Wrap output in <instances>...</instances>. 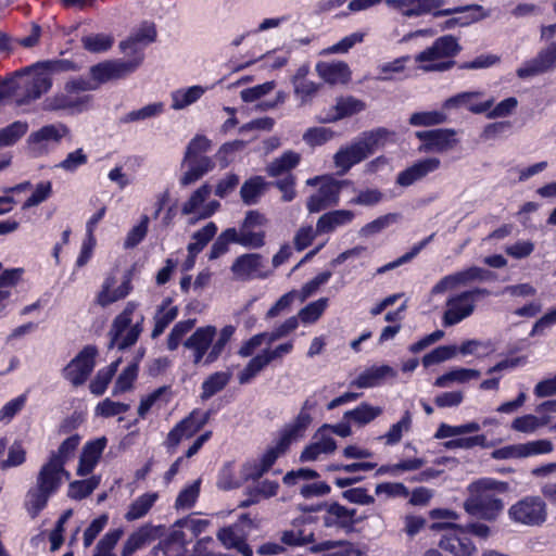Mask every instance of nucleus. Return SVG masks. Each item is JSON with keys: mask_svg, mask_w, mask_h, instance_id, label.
<instances>
[{"mask_svg": "<svg viewBox=\"0 0 556 556\" xmlns=\"http://www.w3.org/2000/svg\"><path fill=\"white\" fill-rule=\"evenodd\" d=\"M269 186L270 182L266 181L264 177L253 176L242 184L240 198L244 204L254 205L258 203Z\"/></svg>", "mask_w": 556, "mask_h": 556, "instance_id": "29", "label": "nucleus"}, {"mask_svg": "<svg viewBox=\"0 0 556 556\" xmlns=\"http://www.w3.org/2000/svg\"><path fill=\"white\" fill-rule=\"evenodd\" d=\"M508 490L509 484L507 482L492 478L479 479L468 485V496L463 507L470 516L494 521L504 508L503 501L495 494L505 493Z\"/></svg>", "mask_w": 556, "mask_h": 556, "instance_id": "2", "label": "nucleus"}, {"mask_svg": "<svg viewBox=\"0 0 556 556\" xmlns=\"http://www.w3.org/2000/svg\"><path fill=\"white\" fill-rule=\"evenodd\" d=\"M382 414V408L378 406H371L367 403H362L355 409L348 410L344 413V418L353 420L354 422L363 426L369 424L378 416Z\"/></svg>", "mask_w": 556, "mask_h": 556, "instance_id": "40", "label": "nucleus"}, {"mask_svg": "<svg viewBox=\"0 0 556 556\" xmlns=\"http://www.w3.org/2000/svg\"><path fill=\"white\" fill-rule=\"evenodd\" d=\"M312 417L307 412L301 410L295 420L286 426L281 435L288 439L289 442L302 437L307 426L311 424Z\"/></svg>", "mask_w": 556, "mask_h": 556, "instance_id": "48", "label": "nucleus"}, {"mask_svg": "<svg viewBox=\"0 0 556 556\" xmlns=\"http://www.w3.org/2000/svg\"><path fill=\"white\" fill-rule=\"evenodd\" d=\"M551 418L548 416L538 417L532 414H527L520 417H517L513 420L510 428L514 431L522 432V433H533L539 428L548 425Z\"/></svg>", "mask_w": 556, "mask_h": 556, "instance_id": "38", "label": "nucleus"}, {"mask_svg": "<svg viewBox=\"0 0 556 556\" xmlns=\"http://www.w3.org/2000/svg\"><path fill=\"white\" fill-rule=\"evenodd\" d=\"M231 374L227 371H217L208 376L202 383L201 399L206 401L222 391L230 381Z\"/></svg>", "mask_w": 556, "mask_h": 556, "instance_id": "37", "label": "nucleus"}, {"mask_svg": "<svg viewBox=\"0 0 556 556\" xmlns=\"http://www.w3.org/2000/svg\"><path fill=\"white\" fill-rule=\"evenodd\" d=\"M108 440L105 437H101L93 441L88 442L84 448L79 458V465L77 468L78 476H87L90 473L97 463L99 462L103 450L105 448Z\"/></svg>", "mask_w": 556, "mask_h": 556, "instance_id": "25", "label": "nucleus"}, {"mask_svg": "<svg viewBox=\"0 0 556 556\" xmlns=\"http://www.w3.org/2000/svg\"><path fill=\"white\" fill-rule=\"evenodd\" d=\"M138 375V366L136 364L128 365L118 376L113 388V395L122 394L132 388V383Z\"/></svg>", "mask_w": 556, "mask_h": 556, "instance_id": "59", "label": "nucleus"}, {"mask_svg": "<svg viewBox=\"0 0 556 556\" xmlns=\"http://www.w3.org/2000/svg\"><path fill=\"white\" fill-rule=\"evenodd\" d=\"M444 528L439 546L454 556H470L476 552V546L471 539L466 534L464 527L457 525H439Z\"/></svg>", "mask_w": 556, "mask_h": 556, "instance_id": "9", "label": "nucleus"}, {"mask_svg": "<svg viewBox=\"0 0 556 556\" xmlns=\"http://www.w3.org/2000/svg\"><path fill=\"white\" fill-rule=\"evenodd\" d=\"M475 311V303L471 299V292H462L451 296L446 301V311L443 315V325L445 327L454 326L463 319L469 317Z\"/></svg>", "mask_w": 556, "mask_h": 556, "instance_id": "18", "label": "nucleus"}, {"mask_svg": "<svg viewBox=\"0 0 556 556\" xmlns=\"http://www.w3.org/2000/svg\"><path fill=\"white\" fill-rule=\"evenodd\" d=\"M156 30L154 25H143L134 36L119 43L123 52L127 53L128 50L138 54L141 51V45H147L155 40Z\"/></svg>", "mask_w": 556, "mask_h": 556, "instance_id": "30", "label": "nucleus"}, {"mask_svg": "<svg viewBox=\"0 0 556 556\" xmlns=\"http://www.w3.org/2000/svg\"><path fill=\"white\" fill-rule=\"evenodd\" d=\"M27 129V123L20 121L0 129V149L15 143L26 134Z\"/></svg>", "mask_w": 556, "mask_h": 556, "instance_id": "49", "label": "nucleus"}, {"mask_svg": "<svg viewBox=\"0 0 556 556\" xmlns=\"http://www.w3.org/2000/svg\"><path fill=\"white\" fill-rule=\"evenodd\" d=\"M454 276L458 287L467 286L473 281H489L495 278L494 273L478 266H471L467 269L457 271Z\"/></svg>", "mask_w": 556, "mask_h": 556, "instance_id": "42", "label": "nucleus"}, {"mask_svg": "<svg viewBox=\"0 0 556 556\" xmlns=\"http://www.w3.org/2000/svg\"><path fill=\"white\" fill-rule=\"evenodd\" d=\"M455 354L456 346L441 345L422 357V365L425 367H430L434 364H439L454 357Z\"/></svg>", "mask_w": 556, "mask_h": 556, "instance_id": "63", "label": "nucleus"}, {"mask_svg": "<svg viewBox=\"0 0 556 556\" xmlns=\"http://www.w3.org/2000/svg\"><path fill=\"white\" fill-rule=\"evenodd\" d=\"M153 536V528L151 526H142L137 531L131 533L124 543L121 552L122 556H130L137 549L141 548L144 544L150 542Z\"/></svg>", "mask_w": 556, "mask_h": 556, "instance_id": "36", "label": "nucleus"}, {"mask_svg": "<svg viewBox=\"0 0 556 556\" xmlns=\"http://www.w3.org/2000/svg\"><path fill=\"white\" fill-rule=\"evenodd\" d=\"M336 546L338 547L336 551L330 552L324 556H364L358 548L354 547L351 543L346 542L325 541L319 543L313 549L316 552L328 551Z\"/></svg>", "mask_w": 556, "mask_h": 556, "instance_id": "47", "label": "nucleus"}, {"mask_svg": "<svg viewBox=\"0 0 556 556\" xmlns=\"http://www.w3.org/2000/svg\"><path fill=\"white\" fill-rule=\"evenodd\" d=\"M440 165L441 161L438 157L419 160L397 175L396 184L402 187H409L428 174L435 172Z\"/></svg>", "mask_w": 556, "mask_h": 556, "instance_id": "21", "label": "nucleus"}, {"mask_svg": "<svg viewBox=\"0 0 556 556\" xmlns=\"http://www.w3.org/2000/svg\"><path fill=\"white\" fill-rule=\"evenodd\" d=\"M483 96L481 91H468L460 92L454 97L448 98L444 108L446 109H458V108H467L470 112L475 114H481L489 111L493 104L494 99L491 98L483 102H478V100Z\"/></svg>", "mask_w": 556, "mask_h": 556, "instance_id": "22", "label": "nucleus"}, {"mask_svg": "<svg viewBox=\"0 0 556 556\" xmlns=\"http://www.w3.org/2000/svg\"><path fill=\"white\" fill-rule=\"evenodd\" d=\"M98 351L92 345L85 346L78 355L64 368V377L74 386L85 383L94 368V358Z\"/></svg>", "mask_w": 556, "mask_h": 556, "instance_id": "12", "label": "nucleus"}, {"mask_svg": "<svg viewBox=\"0 0 556 556\" xmlns=\"http://www.w3.org/2000/svg\"><path fill=\"white\" fill-rule=\"evenodd\" d=\"M291 442L288 441L285 437L280 435V439L276 443L275 446L269 447L265 454L260 459V465L268 471L270 467L275 464L276 459L285 454L289 448Z\"/></svg>", "mask_w": 556, "mask_h": 556, "instance_id": "57", "label": "nucleus"}, {"mask_svg": "<svg viewBox=\"0 0 556 556\" xmlns=\"http://www.w3.org/2000/svg\"><path fill=\"white\" fill-rule=\"evenodd\" d=\"M159 498L156 492H148L137 497L128 506V509L124 516L127 521H135L143 518L154 506Z\"/></svg>", "mask_w": 556, "mask_h": 556, "instance_id": "31", "label": "nucleus"}, {"mask_svg": "<svg viewBox=\"0 0 556 556\" xmlns=\"http://www.w3.org/2000/svg\"><path fill=\"white\" fill-rule=\"evenodd\" d=\"M235 332V327L232 326H225L218 336V339L213 342L212 349L207 353V356L204 359V364H212L214 363L223 353L225 346L231 339L232 334Z\"/></svg>", "mask_w": 556, "mask_h": 556, "instance_id": "54", "label": "nucleus"}, {"mask_svg": "<svg viewBox=\"0 0 556 556\" xmlns=\"http://www.w3.org/2000/svg\"><path fill=\"white\" fill-rule=\"evenodd\" d=\"M184 163H188L189 169L180 178L182 186H189L195 182L214 168V162L207 156H202L198 160L191 159L190 161H184Z\"/></svg>", "mask_w": 556, "mask_h": 556, "instance_id": "33", "label": "nucleus"}, {"mask_svg": "<svg viewBox=\"0 0 556 556\" xmlns=\"http://www.w3.org/2000/svg\"><path fill=\"white\" fill-rule=\"evenodd\" d=\"M79 443L78 434L68 437L41 466L36 478V485L27 493L26 508L31 518L38 516L46 507L50 496L59 490L64 480L70 479V472L65 470L64 466L75 456Z\"/></svg>", "mask_w": 556, "mask_h": 556, "instance_id": "1", "label": "nucleus"}, {"mask_svg": "<svg viewBox=\"0 0 556 556\" xmlns=\"http://www.w3.org/2000/svg\"><path fill=\"white\" fill-rule=\"evenodd\" d=\"M293 349L292 342L279 344L275 349H265L260 354L250 359L248 365L239 372L238 381L240 384L250 382L260 371H262L273 361L281 358Z\"/></svg>", "mask_w": 556, "mask_h": 556, "instance_id": "11", "label": "nucleus"}, {"mask_svg": "<svg viewBox=\"0 0 556 556\" xmlns=\"http://www.w3.org/2000/svg\"><path fill=\"white\" fill-rule=\"evenodd\" d=\"M68 132L63 124L47 125L34 131L28 137L30 151L36 155L47 153L51 143L56 144Z\"/></svg>", "mask_w": 556, "mask_h": 556, "instance_id": "17", "label": "nucleus"}, {"mask_svg": "<svg viewBox=\"0 0 556 556\" xmlns=\"http://www.w3.org/2000/svg\"><path fill=\"white\" fill-rule=\"evenodd\" d=\"M88 101V97L74 96L62 91L48 97L42 102V110L49 112L80 109Z\"/></svg>", "mask_w": 556, "mask_h": 556, "instance_id": "26", "label": "nucleus"}, {"mask_svg": "<svg viewBox=\"0 0 556 556\" xmlns=\"http://www.w3.org/2000/svg\"><path fill=\"white\" fill-rule=\"evenodd\" d=\"M354 213L349 210H336L323 214L316 224V233L325 235L333 232L338 227L351 223Z\"/></svg>", "mask_w": 556, "mask_h": 556, "instance_id": "27", "label": "nucleus"}, {"mask_svg": "<svg viewBox=\"0 0 556 556\" xmlns=\"http://www.w3.org/2000/svg\"><path fill=\"white\" fill-rule=\"evenodd\" d=\"M455 37L451 35L438 38L433 45L421 51L415 56V61L420 64L425 72H444L452 68L455 64L451 59L460 51Z\"/></svg>", "mask_w": 556, "mask_h": 556, "instance_id": "4", "label": "nucleus"}, {"mask_svg": "<svg viewBox=\"0 0 556 556\" xmlns=\"http://www.w3.org/2000/svg\"><path fill=\"white\" fill-rule=\"evenodd\" d=\"M172 303L170 299H166L163 305L157 309L154 316V328L152 330V338L161 336L168 325L174 321L178 315V308L176 306H169Z\"/></svg>", "mask_w": 556, "mask_h": 556, "instance_id": "35", "label": "nucleus"}, {"mask_svg": "<svg viewBox=\"0 0 556 556\" xmlns=\"http://www.w3.org/2000/svg\"><path fill=\"white\" fill-rule=\"evenodd\" d=\"M119 359L113 362L108 367L100 369L94 379L90 382V391L94 395H101L105 392L109 383L117 371Z\"/></svg>", "mask_w": 556, "mask_h": 556, "instance_id": "44", "label": "nucleus"}, {"mask_svg": "<svg viewBox=\"0 0 556 556\" xmlns=\"http://www.w3.org/2000/svg\"><path fill=\"white\" fill-rule=\"evenodd\" d=\"M301 162V154L292 150L286 151L280 157L275 159L266 166L270 177H278L295 168Z\"/></svg>", "mask_w": 556, "mask_h": 556, "instance_id": "32", "label": "nucleus"}, {"mask_svg": "<svg viewBox=\"0 0 556 556\" xmlns=\"http://www.w3.org/2000/svg\"><path fill=\"white\" fill-rule=\"evenodd\" d=\"M217 232L215 223L210 222L192 235V242L187 247L189 254H199Z\"/></svg>", "mask_w": 556, "mask_h": 556, "instance_id": "41", "label": "nucleus"}, {"mask_svg": "<svg viewBox=\"0 0 556 556\" xmlns=\"http://www.w3.org/2000/svg\"><path fill=\"white\" fill-rule=\"evenodd\" d=\"M116 283L114 276L105 278L101 291L98 293L96 302L102 307H105L118 300L126 298L131 291V282L126 278L117 288L113 289Z\"/></svg>", "mask_w": 556, "mask_h": 556, "instance_id": "24", "label": "nucleus"}, {"mask_svg": "<svg viewBox=\"0 0 556 556\" xmlns=\"http://www.w3.org/2000/svg\"><path fill=\"white\" fill-rule=\"evenodd\" d=\"M124 531L122 529H115L109 531L96 545L94 553L92 556H115L113 553L117 542L123 536Z\"/></svg>", "mask_w": 556, "mask_h": 556, "instance_id": "51", "label": "nucleus"}, {"mask_svg": "<svg viewBox=\"0 0 556 556\" xmlns=\"http://www.w3.org/2000/svg\"><path fill=\"white\" fill-rule=\"evenodd\" d=\"M556 64V42L541 51L536 58L517 70L520 78H527L553 68Z\"/></svg>", "mask_w": 556, "mask_h": 556, "instance_id": "23", "label": "nucleus"}, {"mask_svg": "<svg viewBox=\"0 0 556 556\" xmlns=\"http://www.w3.org/2000/svg\"><path fill=\"white\" fill-rule=\"evenodd\" d=\"M194 319L177 323L168 334L167 349L175 351L179 346L181 339L194 327Z\"/></svg>", "mask_w": 556, "mask_h": 556, "instance_id": "61", "label": "nucleus"}, {"mask_svg": "<svg viewBox=\"0 0 556 556\" xmlns=\"http://www.w3.org/2000/svg\"><path fill=\"white\" fill-rule=\"evenodd\" d=\"M264 258L258 253H247L238 256L231 267L232 279L236 281H249L254 278H266L264 271Z\"/></svg>", "mask_w": 556, "mask_h": 556, "instance_id": "16", "label": "nucleus"}, {"mask_svg": "<svg viewBox=\"0 0 556 556\" xmlns=\"http://www.w3.org/2000/svg\"><path fill=\"white\" fill-rule=\"evenodd\" d=\"M319 76L329 84L345 83L350 78V71L345 63H319L316 67Z\"/></svg>", "mask_w": 556, "mask_h": 556, "instance_id": "34", "label": "nucleus"}, {"mask_svg": "<svg viewBox=\"0 0 556 556\" xmlns=\"http://www.w3.org/2000/svg\"><path fill=\"white\" fill-rule=\"evenodd\" d=\"M100 479L91 477L87 480L74 481L68 486V496L74 500H81L90 495L99 485Z\"/></svg>", "mask_w": 556, "mask_h": 556, "instance_id": "55", "label": "nucleus"}, {"mask_svg": "<svg viewBox=\"0 0 556 556\" xmlns=\"http://www.w3.org/2000/svg\"><path fill=\"white\" fill-rule=\"evenodd\" d=\"M416 137L422 141L419 147L420 152H438L443 153L453 150L458 140L455 138L454 129L441 128L433 130L417 131Z\"/></svg>", "mask_w": 556, "mask_h": 556, "instance_id": "15", "label": "nucleus"}, {"mask_svg": "<svg viewBox=\"0 0 556 556\" xmlns=\"http://www.w3.org/2000/svg\"><path fill=\"white\" fill-rule=\"evenodd\" d=\"M203 92L204 89L200 86H193L187 90H177L173 93L172 106L175 110L184 109L200 99Z\"/></svg>", "mask_w": 556, "mask_h": 556, "instance_id": "52", "label": "nucleus"}, {"mask_svg": "<svg viewBox=\"0 0 556 556\" xmlns=\"http://www.w3.org/2000/svg\"><path fill=\"white\" fill-rule=\"evenodd\" d=\"M84 48L90 52H103L113 45V38L104 34L89 35L81 38Z\"/></svg>", "mask_w": 556, "mask_h": 556, "instance_id": "60", "label": "nucleus"}, {"mask_svg": "<svg viewBox=\"0 0 556 556\" xmlns=\"http://www.w3.org/2000/svg\"><path fill=\"white\" fill-rule=\"evenodd\" d=\"M400 218L401 215L397 213H389L383 216H380L377 219L362 227V229L359 230V235L363 237H369L375 233H378L384 228L389 227L390 225L396 223Z\"/></svg>", "mask_w": 556, "mask_h": 556, "instance_id": "56", "label": "nucleus"}, {"mask_svg": "<svg viewBox=\"0 0 556 556\" xmlns=\"http://www.w3.org/2000/svg\"><path fill=\"white\" fill-rule=\"evenodd\" d=\"M142 61V54L131 61H106L90 68V75L97 87L113 79H119L134 72Z\"/></svg>", "mask_w": 556, "mask_h": 556, "instance_id": "10", "label": "nucleus"}, {"mask_svg": "<svg viewBox=\"0 0 556 556\" xmlns=\"http://www.w3.org/2000/svg\"><path fill=\"white\" fill-rule=\"evenodd\" d=\"M343 185H348V181L323 178V184L318 190L307 199L306 207L308 212L318 213L330 206L337 205Z\"/></svg>", "mask_w": 556, "mask_h": 556, "instance_id": "14", "label": "nucleus"}, {"mask_svg": "<svg viewBox=\"0 0 556 556\" xmlns=\"http://www.w3.org/2000/svg\"><path fill=\"white\" fill-rule=\"evenodd\" d=\"M211 412L192 410L168 433L166 444L176 447L182 439H189L199 432L210 420Z\"/></svg>", "mask_w": 556, "mask_h": 556, "instance_id": "13", "label": "nucleus"}, {"mask_svg": "<svg viewBox=\"0 0 556 556\" xmlns=\"http://www.w3.org/2000/svg\"><path fill=\"white\" fill-rule=\"evenodd\" d=\"M481 429L480 425L476 421H471L460 426H450L441 424L435 432L437 439L452 438L466 433L477 432Z\"/></svg>", "mask_w": 556, "mask_h": 556, "instance_id": "53", "label": "nucleus"}, {"mask_svg": "<svg viewBox=\"0 0 556 556\" xmlns=\"http://www.w3.org/2000/svg\"><path fill=\"white\" fill-rule=\"evenodd\" d=\"M327 426L320 428L313 437V441L301 453L302 463L315 462L321 455H328L336 451L337 443L327 432Z\"/></svg>", "mask_w": 556, "mask_h": 556, "instance_id": "20", "label": "nucleus"}, {"mask_svg": "<svg viewBox=\"0 0 556 556\" xmlns=\"http://www.w3.org/2000/svg\"><path fill=\"white\" fill-rule=\"evenodd\" d=\"M216 332L214 326L200 327L184 342V346L191 350L193 353L194 365L200 364L204 356H207Z\"/></svg>", "mask_w": 556, "mask_h": 556, "instance_id": "19", "label": "nucleus"}, {"mask_svg": "<svg viewBox=\"0 0 556 556\" xmlns=\"http://www.w3.org/2000/svg\"><path fill=\"white\" fill-rule=\"evenodd\" d=\"M334 132L326 127H313L307 129L303 135V140L311 147H317L331 140Z\"/></svg>", "mask_w": 556, "mask_h": 556, "instance_id": "64", "label": "nucleus"}, {"mask_svg": "<svg viewBox=\"0 0 556 556\" xmlns=\"http://www.w3.org/2000/svg\"><path fill=\"white\" fill-rule=\"evenodd\" d=\"M18 87V104L29 103L39 99L52 87V78L42 63H37L22 71L15 72Z\"/></svg>", "mask_w": 556, "mask_h": 556, "instance_id": "5", "label": "nucleus"}, {"mask_svg": "<svg viewBox=\"0 0 556 556\" xmlns=\"http://www.w3.org/2000/svg\"><path fill=\"white\" fill-rule=\"evenodd\" d=\"M328 305V299L321 298L315 302L309 303L299 312L298 319L305 324L315 323L325 312Z\"/></svg>", "mask_w": 556, "mask_h": 556, "instance_id": "58", "label": "nucleus"}, {"mask_svg": "<svg viewBox=\"0 0 556 556\" xmlns=\"http://www.w3.org/2000/svg\"><path fill=\"white\" fill-rule=\"evenodd\" d=\"M395 375V370L388 365L371 367L362 372L351 384L361 389L372 388L380 384L386 378H393Z\"/></svg>", "mask_w": 556, "mask_h": 556, "instance_id": "28", "label": "nucleus"}, {"mask_svg": "<svg viewBox=\"0 0 556 556\" xmlns=\"http://www.w3.org/2000/svg\"><path fill=\"white\" fill-rule=\"evenodd\" d=\"M172 390L168 386L160 387L159 389L154 390L152 393L143 397L140 402V405L138 407V415L141 418H144V416L148 414V412L151 409V407L155 404H163L166 405L170 399H172Z\"/></svg>", "mask_w": 556, "mask_h": 556, "instance_id": "39", "label": "nucleus"}, {"mask_svg": "<svg viewBox=\"0 0 556 556\" xmlns=\"http://www.w3.org/2000/svg\"><path fill=\"white\" fill-rule=\"evenodd\" d=\"M507 514L514 523L540 527L547 519V506L542 497L529 495L514 503Z\"/></svg>", "mask_w": 556, "mask_h": 556, "instance_id": "7", "label": "nucleus"}, {"mask_svg": "<svg viewBox=\"0 0 556 556\" xmlns=\"http://www.w3.org/2000/svg\"><path fill=\"white\" fill-rule=\"evenodd\" d=\"M446 116L438 111L432 112H417L410 115L409 124L416 127H428L445 122Z\"/></svg>", "mask_w": 556, "mask_h": 556, "instance_id": "62", "label": "nucleus"}, {"mask_svg": "<svg viewBox=\"0 0 556 556\" xmlns=\"http://www.w3.org/2000/svg\"><path fill=\"white\" fill-rule=\"evenodd\" d=\"M212 192V187L208 184H203L200 188H198L186 201L181 207V213L184 215H190L195 213L206 201Z\"/></svg>", "mask_w": 556, "mask_h": 556, "instance_id": "46", "label": "nucleus"}, {"mask_svg": "<svg viewBox=\"0 0 556 556\" xmlns=\"http://www.w3.org/2000/svg\"><path fill=\"white\" fill-rule=\"evenodd\" d=\"M365 109V103L353 97L341 98L334 105L336 114L330 121H338L356 114Z\"/></svg>", "mask_w": 556, "mask_h": 556, "instance_id": "45", "label": "nucleus"}, {"mask_svg": "<svg viewBox=\"0 0 556 556\" xmlns=\"http://www.w3.org/2000/svg\"><path fill=\"white\" fill-rule=\"evenodd\" d=\"M235 243L245 248L260 249L265 245V231L240 227L239 230L236 229Z\"/></svg>", "mask_w": 556, "mask_h": 556, "instance_id": "43", "label": "nucleus"}, {"mask_svg": "<svg viewBox=\"0 0 556 556\" xmlns=\"http://www.w3.org/2000/svg\"><path fill=\"white\" fill-rule=\"evenodd\" d=\"M235 239L236 228H227L226 230H224L211 247L208 260H216L224 255L225 253H227L229 250V243H235Z\"/></svg>", "mask_w": 556, "mask_h": 556, "instance_id": "50", "label": "nucleus"}, {"mask_svg": "<svg viewBox=\"0 0 556 556\" xmlns=\"http://www.w3.org/2000/svg\"><path fill=\"white\" fill-rule=\"evenodd\" d=\"M324 509L323 525L328 529L337 531L351 532L354 526L362 521V517H357V511L354 508H348L339 503H330L319 505L317 508H311L309 511Z\"/></svg>", "mask_w": 556, "mask_h": 556, "instance_id": "8", "label": "nucleus"}, {"mask_svg": "<svg viewBox=\"0 0 556 556\" xmlns=\"http://www.w3.org/2000/svg\"><path fill=\"white\" fill-rule=\"evenodd\" d=\"M395 132L383 127L365 131L350 146L343 147L333 155L339 174H346L352 166L361 163L387 142L394 141Z\"/></svg>", "mask_w": 556, "mask_h": 556, "instance_id": "3", "label": "nucleus"}, {"mask_svg": "<svg viewBox=\"0 0 556 556\" xmlns=\"http://www.w3.org/2000/svg\"><path fill=\"white\" fill-rule=\"evenodd\" d=\"M137 306V303L128 302L123 312L114 318L109 331L110 349L117 346L119 350H124L137 342L142 331L143 323V316H140V319L135 325H131V316Z\"/></svg>", "mask_w": 556, "mask_h": 556, "instance_id": "6", "label": "nucleus"}]
</instances>
